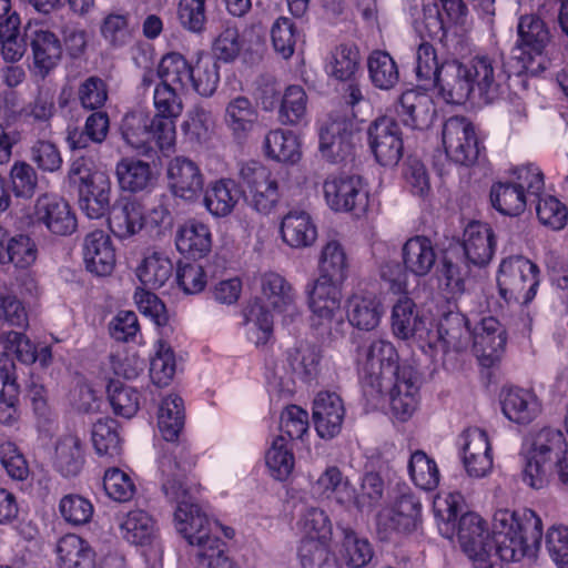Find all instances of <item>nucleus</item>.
Segmentation results:
<instances>
[{"instance_id": "25", "label": "nucleus", "mask_w": 568, "mask_h": 568, "mask_svg": "<svg viewBox=\"0 0 568 568\" xmlns=\"http://www.w3.org/2000/svg\"><path fill=\"white\" fill-rule=\"evenodd\" d=\"M396 113L404 125L413 130H425L432 125L436 109L428 93L407 90L399 98Z\"/></svg>"}, {"instance_id": "22", "label": "nucleus", "mask_w": 568, "mask_h": 568, "mask_svg": "<svg viewBox=\"0 0 568 568\" xmlns=\"http://www.w3.org/2000/svg\"><path fill=\"white\" fill-rule=\"evenodd\" d=\"M85 268L97 276L110 275L115 266V248L109 234L95 230L85 235L82 244Z\"/></svg>"}, {"instance_id": "48", "label": "nucleus", "mask_w": 568, "mask_h": 568, "mask_svg": "<svg viewBox=\"0 0 568 568\" xmlns=\"http://www.w3.org/2000/svg\"><path fill=\"white\" fill-rule=\"evenodd\" d=\"M239 195L240 191L235 182L222 179L207 187L203 202L212 215L226 216L233 211Z\"/></svg>"}, {"instance_id": "21", "label": "nucleus", "mask_w": 568, "mask_h": 568, "mask_svg": "<svg viewBox=\"0 0 568 568\" xmlns=\"http://www.w3.org/2000/svg\"><path fill=\"white\" fill-rule=\"evenodd\" d=\"M473 348L483 366H493L500 359L506 345V331L495 317H485L471 336Z\"/></svg>"}, {"instance_id": "29", "label": "nucleus", "mask_w": 568, "mask_h": 568, "mask_svg": "<svg viewBox=\"0 0 568 568\" xmlns=\"http://www.w3.org/2000/svg\"><path fill=\"white\" fill-rule=\"evenodd\" d=\"M0 423L8 427L18 424L20 415L17 408L19 384L14 361L7 354L0 357Z\"/></svg>"}, {"instance_id": "15", "label": "nucleus", "mask_w": 568, "mask_h": 568, "mask_svg": "<svg viewBox=\"0 0 568 568\" xmlns=\"http://www.w3.org/2000/svg\"><path fill=\"white\" fill-rule=\"evenodd\" d=\"M180 90L159 82L153 90V105L155 114L153 123L161 132L162 144L174 145L175 143V120L183 112V102Z\"/></svg>"}, {"instance_id": "38", "label": "nucleus", "mask_w": 568, "mask_h": 568, "mask_svg": "<svg viewBox=\"0 0 568 568\" xmlns=\"http://www.w3.org/2000/svg\"><path fill=\"white\" fill-rule=\"evenodd\" d=\"M61 568H95V552L88 541L74 534L61 537L55 547Z\"/></svg>"}, {"instance_id": "17", "label": "nucleus", "mask_w": 568, "mask_h": 568, "mask_svg": "<svg viewBox=\"0 0 568 568\" xmlns=\"http://www.w3.org/2000/svg\"><path fill=\"white\" fill-rule=\"evenodd\" d=\"M223 120L232 140L244 145L258 126L260 112L251 99L236 95L226 103Z\"/></svg>"}, {"instance_id": "45", "label": "nucleus", "mask_w": 568, "mask_h": 568, "mask_svg": "<svg viewBox=\"0 0 568 568\" xmlns=\"http://www.w3.org/2000/svg\"><path fill=\"white\" fill-rule=\"evenodd\" d=\"M173 270V263L169 257L154 252L142 260L135 270V275L141 287L159 290L172 277Z\"/></svg>"}, {"instance_id": "51", "label": "nucleus", "mask_w": 568, "mask_h": 568, "mask_svg": "<svg viewBox=\"0 0 568 568\" xmlns=\"http://www.w3.org/2000/svg\"><path fill=\"white\" fill-rule=\"evenodd\" d=\"M368 75L373 85L381 90H392L399 81L397 63L386 51H373L367 59Z\"/></svg>"}, {"instance_id": "52", "label": "nucleus", "mask_w": 568, "mask_h": 568, "mask_svg": "<svg viewBox=\"0 0 568 568\" xmlns=\"http://www.w3.org/2000/svg\"><path fill=\"white\" fill-rule=\"evenodd\" d=\"M20 18L17 13L9 16L4 23H0V57L4 62L19 61L27 49V43L19 36Z\"/></svg>"}, {"instance_id": "55", "label": "nucleus", "mask_w": 568, "mask_h": 568, "mask_svg": "<svg viewBox=\"0 0 568 568\" xmlns=\"http://www.w3.org/2000/svg\"><path fill=\"white\" fill-rule=\"evenodd\" d=\"M408 473L414 484L423 490H434L439 484L437 464L423 450H416L410 455Z\"/></svg>"}, {"instance_id": "16", "label": "nucleus", "mask_w": 568, "mask_h": 568, "mask_svg": "<svg viewBox=\"0 0 568 568\" xmlns=\"http://www.w3.org/2000/svg\"><path fill=\"white\" fill-rule=\"evenodd\" d=\"M34 221L58 236L71 235L77 230V217L69 203L54 194H43L34 205Z\"/></svg>"}, {"instance_id": "7", "label": "nucleus", "mask_w": 568, "mask_h": 568, "mask_svg": "<svg viewBox=\"0 0 568 568\" xmlns=\"http://www.w3.org/2000/svg\"><path fill=\"white\" fill-rule=\"evenodd\" d=\"M358 362L362 365L363 382L373 389L389 388L392 382L403 375L408 364L398 363L395 346L384 339H375L367 346L358 348Z\"/></svg>"}, {"instance_id": "2", "label": "nucleus", "mask_w": 568, "mask_h": 568, "mask_svg": "<svg viewBox=\"0 0 568 568\" xmlns=\"http://www.w3.org/2000/svg\"><path fill=\"white\" fill-rule=\"evenodd\" d=\"M320 276L308 290L310 307L315 316L331 321L341 308V285L347 278L348 261L337 241H329L320 257Z\"/></svg>"}, {"instance_id": "11", "label": "nucleus", "mask_w": 568, "mask_h": 568, "mask_svg": "<svg viewBox=\"0 0 568 568\" xmlns=\"http://www.w3.org/2000/svg\"><path fill=\"white\" fill-rule=\"evenodd\" d=\"M325 200L334 211H365L368 193L363 180L355 174H331L323 184Z\"/></svg>"}, {"instance_id": "24", "label": "nucleus", "mask_w": 568, "mask_h": 568, "mask_svg": "<svg viewBox=\"0 0 568 568\" xmlns=\"http://www.w3.org/2000/svg\"><path fill=\"white\" fill-rule=\"evenodd\" d=\"M418 377L413 367H405L403 375L390 383L389 388L374 389L388 394L393 414L400 420L408 419L417 407Z\"/></svg>"}, {"instance_id": "20", "label": "nucleus", "mask_w": 568, "mask_h": 568, "mask_svg": "<svg viewBox=\"0 0 568 568\" xmlns=\"http://www.w3.org/2000/svg\"><path fill=\"white\" fill-rule=\"evenodd\" d=\"M434 81L439 94L447 103L463 104L474 91L466 64L458 60L442 63Z\"/></svg>"}, {"instance_id": "5", "label": "nucleus", "mask_w": 568, "mask_h": 568, "mask_svg": "<svg viewBox=\"0 0 568 568\" xmlns=\"http://www.w3.org/2000/svg\"><path fill=\"white\" fill-rule=\"evenodd\" d=\"M552 37L546 22L536 13L523 14L517 23L514 59L520 64L518 74L537 75L551 65Z\"/></svg>"}, {"instance_id": "30", "label": "nucleus", "mask_w": 568, "mask_h": 568, "mask_svg": "<svg viewBox=\"0 0 568 568\" xmlns=\"http://www.w3.org/2000/svg\"><path fill=\"white\" fill-rule=\"evenodd\" d=\"M175 245L185 257L197 260L206 256L212 250L210 227L196 220L186 221L176 231Z\"/></svg>"}, {"instance_id": "47", "label": "nucleus", "mask_w": 568, "mask_h": 568, "mask_svg": "<svg viewBox=\"0 0 568 568\" xmlns=\"http://www.w3.org/2000/svg\"><path fill=\"white\" fill-rule=\"evenodd\" d=\"M193 67L178 52H170L162 57L158 67L160 82L179 89L189 90L192 80Z\"/></svg>"}, {"instance_id": "37", "label": "nucleus", "mask_w": 568, "mask_h": 568, "mask_svg": "<svg viewBox=\"0 0 568 568\" xmlns=\"http://www.w3.org/2000/svg\"><path fill=\"white\" fill-rule=\"evenodd\" d=\"M280 231L283 241L294 248L311 246L317 237V230L311 215L301 210H291L286 213Z\"/></svg>"}, {"instance_id": "8", "label": "nucleus", "mask_w": 568, "mask_h": 568, "mask_svg": "<svg viewBox=\"0 0 568 568\" xmlns=\"http://www.w3.org/2000/svg\"><path fill=\"white\" fill-rule=\"evenodd\" d=\"M538 275V266L521 255L504 258L497 277L499 293L506 301L528 304L536 296Z\"/></svg>"}, {"instance_id": "53", "label": "nucleus", "mask_w": 568, "mask_h": 568, "mask_svg": "<svg viewBox=\"0 0 568 568\" xmlns=\"http://www.w3.org/2000/svg\"><path fill=\"white\" fill-rule=\"evenodd\" d=\"M513 519L511 528L517 537L523 540L528 551L538 548L542 538V521L540 517L531 509L510 511Z\"/></svg>"}, {"instance_id": "41", "label": "nucleus", "mask_w": 568, "mask_h": 568, "mask_svg": "<svg viewBox=\"0 0 568 568\" xmlns=\"http://www.w3.org/2000/svg\"><path fill=\"white\" fill-rule=\"evenodd\" d=\"M314 490L322 497L346 507L352 505L355 499V488L336 466L327 467L324 470L316 480Z\"/></svg>"}, {"instance_id": "49", "label": "nucleus", "mask_w": 568, "mask_h": 568, "mask_svg": "<svg viewBox=\"0 0 568 568\" xmlns=\"http://www.w3.org/2000/svg\"><path fill=\"white\" fill-rule=\"evenodd\" d=\"M321 352L316 345L300 343L287 351V363L300 379L305 383L313 381L320 372Z\"/></svg>"}, {"instance_id": "39", "label": "nucleus", "mask_w": 568, "mask_h": 568, "mask_svg": "<svg viewBox=\"0 0 568 568\" xmlns=\"http://www.w3.org/2000/svg\"><path fill=\"white\" fill-rule=\"evenodd\" d=\"M438 338L446 351L463 352L471 343L473 333L467 317L460 312L444 314L437 326Z\"/></svg>"}, {"instance_id": "46", "label": "nucleus", "mask_w": 568, "mask_h": 568, "mask_svg": "<svg viewBox=\"0 0 568 568\" xmlns=\"http://www.w3.org/2000/svg\"><path fill=\"white\" fill-rule=\"evenodd\" d=\"M263 148L266 156L276 162L295 163L301 158L298 139L291 131H270L265 135Z\"/></svg>"}, {"instance_id": "13", "label": "nucleus", "mask_w": 568, "mask_h": 568, "mask_svg": "<svg viewBox=\"0 0 568 568\" xmlns=\"http://www.w3.org/2000/svg\"><path fill=\"white\" fill-rule=\"evenodd\" d=\"M355 122L345 115L332 116L320 130V152L332 163H341L354 154Z\"/></svg>"}, {"instance_id": "42", "label": "nucleus", "mask_w": 568, "mask_h": 568, "mask_svg": "<svg viewBox=\"0 0 568 568\" xmlns=\"http://www.w3.org/2000/svg\"><path fill=\"white\" fill-rule=\"evenodd\" d=\"M108 221L111 231L121 239L136 234L144 225L141 207L130 200L115 203Z\"/></svg>"}, {"instance_id": "50", "label": "nucleus", "mask_w": 568, "mask_h": 568, "mask_svg": "<svg viewBox=\"0 0 568 568\" xmlns=\"http://www.w3.org/2000/svg\"><path fill=\"white\" fill-rule=\"evenodd\" d=\"M489 197L494 209L509 216L519 215L529 202L527 195L514 182L494 183L490 187Z\"/></svg>"}, {"instance_id": "19", "label": "nucleus", "mask_w": 568, "mask_h": 568, "mask_svg": "<svg viewBox=\"0 0 568 568\" xmlns=\"http://www.w3.org/2000/svg\"><path fill=\"white\" fill-rule=\"evenodd\" d=\"M168 180L173 196L183 201L193 202L203 192V175L197 164L187 158L176 156L170 161Z\"/></svg>"}, {"instance_id": "4", "label": "nucleus", "mask_w": 568, "mask_h": 568, "mask_svg": "<svg viewBox=\"0 0 568 568\" xmlns=\"http://www.w3.org/2000/svg\"><path fill=\"white\" fill-rule=\"evenodd\" d=\"M262 302H255L245 311L247 323H253L256 328L255 344L265 345L273 333V315L270 308L277 313L293 315L295 311V293L291 284L280 274L274 272L261 276Z\"/></svg>"}, {"instance_id": "14", "label": "nucleus", "mask_w": 568, "mask_h": 568, "mask_svg": "<svg viewBox=\"0 0 568 568\" xmlns=\"http://www.w3.org/2000/svg\"><path fill=\"white\" fill-rule=\"evenodd\" d=\"M119 131L124 143L142 155H149L154 146L162 152H170L174 146L162 144L161 132L155 128L153 118L144 111L134 110L125 113Z\"/></svg>"}, {"instance_id": "12", "label": "nucleus", "mask_w": 568, "mask_h": 568, "mask_svg": "<svg viewBox=\"0 0 568 568\" xmlns=\"http://www.w3.org/2000/svg\"><path fill=\"white\" fill-rule=\"evenodd\" d=\"M369 148L376 161L393 168L403 158L404 142L398 122L390 116L375 119L367 129Z\"/></svg>"}, {"instance_id": "36", "label": "nucleus", "mask_w": 568, "mask_h": 568, "mask_svg": "<svg viewBox=\"0 0 568 568\" xmlns=\"http://www.w3.org/2000/svg\"><path fill=\"white\" fill-rule=\"evenodd\" d=\"M501 410L509 420L527 425L540 413V403L534 393L511 387L503 394Z\"/></svg>"}, {"instance_id": "63", "label": "nucleus", "mask_w": 568, "mask_h": 568, "mask_svg": "<svg viewBox=\"0 0 568 568\" xmlns=\"http://www.w3.org/2000/svg\"><path fill=\"white\" fill-rule=\"evenodd\" d=\"M178 20L180 26L191 33L205 32L209 22L206 0H179Z\"/></svg>"}, {"instance_id": "18", "label": "nucleus", "mask_w": 568, "mask_h": 568, "mask_svg": "<svg viewBox=\"0 0 568 568\" xmlns=\"http://www.w3.org/2000/svg\"><path fill=\"white\" fill-rule=\"evenodd\" d=\"M463 255L467 264L485 267L490 263L496 250V236L488 223L469 222L462 239Z\"/></svg>"}, {"instance_id": "59", "label": "nucleus", "mask_w": 568, "mask_h": 568, "mask_svg": "<svg viewBox=\"0 0 568 568\" xmlns=\"http://www.w3.org/2000/svg\"><path fill=\"white\" fill-rule=\"evenodd\" d=\"M307 95L300 85H290L281 98L278 121L284 125H295L306 115Z\"/></svg>"}, {"instance_id": "1", "label": "nucleus", "mask_w": 568, "mask_h": 568, "mask_svg": "<svg viewBox=\"0 0 568 568\" xmlns=\"http://www.w3.org/2000/svg\"><path fill=\"white\" fill-rule=\"evenodd\" d=\"M194 459L184 446L171 445L165 449L164 455L159 458V477L161 491L168 501L175 504L174 521L176 530L192 546H197L200 552L215 557L217 550H224V542L217 537L212 536L213 526L219 528V524H213L204 515L200 507L193 501L190 490L186 486V476L194 466Z\"/></svg>"}, {"instance_id": "57", "label": "nucleus", "mask_w": 568, "mask_h": 568, "mask_svg": "<svg viewBox=\"0 0 568 568\" xmlns=\"http://www.w3.org/2000/svg\"><path fill=\"white\" fill-rule=\"evenodd\" d=\"M214 119L212 112L202 106H193L182 124V131L192 143L203 144L207 142L213 133Z\"/></svg>"}, {"instance_id": "33", "label": "nucleus", "mask_w": 568, "mask_h": 568, "mask_svg": "<svg viewBox=\"0 0 568 568\" xmlns=\"http://www.w3.org/2000/svg\"><path fill=\"white\" fill-rule=\"evenodd\" d=\"M383 313V305L374 293L357 291L347 301L348 321L358 329L372 331L377 327Z\"/></svg>"}, {"instance_id": "27", "label": "nucleus", "mask_w": 568, "mask_h": 568, "mask_svg": "<svg viewBox=\"0 0 568 568\" xmlns=\"http://www.w3.org/2000/svg\"><path fill=\"white\" fill-rule=\"evenodd\" d=\"M77 191L79 206L89 219H101L110 212L111 181L105 172H94Z\"/></svg>"}, {"instance_id": "26", "label": "nucleus", "mask_w": 568, "mask_h": 568, "mask_svg": "<svg viewBox=\"0 0 568 568\" xmlns=\"http://www.w3.org/2000/svg\"><path fill=\"white\" fill-rule=\"evenodd\" d=\"M345 409L333 392H320L313 402V422L320 437L331 439L339 434Z\"/></svg>"}, {"instance_id": "43", "label": "nucleus", "mask_w": 568, "mask_h": 568, "mask_svg": "<svg viewBox=\"0 0 568 568\" xmlns=\"http://www.w3.org/2000/svg\"><path fill=\"white\" fill-rule=\"evenodd\" d=\"M115 173L121 189L132 193L149 190L155 180L150 164L141 160L122 159Z\"/></svg>"}, {"instance_id": "9", "label": "nucleus", "mask_w": 568, "mask_h": 568, "mask_svg": "<svg viewBox=\"0 0 568 568\" xmlns=\"http://www.w3.org/2000/svg\"><path fill=\"white\" fill-rule=\"evenodd\" d=\"M473 90H477L485 103L503 98L508 89L509 72L503 55L476 54L465 62Z\"/></svg>"}, {"instance_id": "40", "label": "nucleus", "mask_w": 568, "mask_h": 568, "mask_svg": "<svg viewBox=\"0 0 568 568\" xmlns=\"http://www.w3.org/2000/svg\"><path fill=\"white\" fill-rule=\"evenodd\" d=\"M84 466V450L80 438L65 435L55 446L54 469L65 478L78 476Z\"/></svg>"}, {"instance_id": "31", "label": "nucleus", "mask_w": 568, "mask_h": 568, "mask_svg": "<svg viewBox=\"0 0 568 568\" xmlns=\"http://www.w3.org/2000/svg\"><path fill=\"white\" fill-rule=\"evenodd\" d=\"M32 50L33 64L41 77H45L61 59L62 47L58 37L49 30L26 32Z\"/></svg>"}, {"instance_id": "34", "label": "nucleus", "mask_w": 568, "mask_h": 568, "mask_svg": "<svg viewBox=\"0 0 568 568\" xmlns=\"http://www.w3.org/2000/svg\"><path fill=\"white\" fill-rule=\"evenodd\" d=\"M184 404L180 396L169 395L162 400L159 408L158 426L166 445L162 447L160 458L171 445H180L189 449L185 444L178 442L179 435L184 427ZM187 452L190 453V450Z\"/></svg>"}, {"instance_id": "10", "label": "nucleus", "mask_w": 568, "mask_h": 568, "mask_svg": "<svg viewBox=\"0 0 568 568\" xmlns=\"http://www.w3.org/2000/svg\"><path fill=\"white\" fill-rule=\"evenodd\" d=\"M442 142L446 155L459 165H473L480 154L474 124L465 116H450L444 122Z\"/></svg>"}, {"instance_id": "64", "label": "nucleus", "mask_w": 568, "mask_h": 568, "mask_svg": "<svg viewBox=\"0 0 568 568\" xmlns=\"http://www.w3.org/2000/svg\"><path fill=\"white\" fill-rule=\"evenodd\" d=\"M118 422L112 418L98 420L92 428V443L99 455L115 456L121 452Z\"/></svg>"}, {"instance_id": "58", "label": "nucleus", "mask_w": 568, "mask_h": 568, "mask_svg": "<svg viewBox=\"0 0 568 568\" xmlns=\"http://www.w3.org/2000/svg\"><path fill=\"white\" fill-rule=\"evenodd\" d=\"M422 513V504L413 494L399 496L392 509L390 525L398 531H412L416 528Z\"/></svg>"}, {"instance_id": "23", "label": "nucleus", "mask_w": 568, "mask_h": 568, "mask_svg": "<svg viewBox=\"0 0 568 568\" xmlns=\"http://www.w3.org/2000/svg\"><path fill=\"white\" fill-rule=\"evenodd\" d=\"M390 327L393 334L404 341H423L428 335L426 320L408 296H400L393 305Z\"/></svg>"}, {"instance_id": "61", "label": "nucleus", "mask_w": 568, "mask_h": 568, "mask_svg": "<svg viewBox=\"0 0 568 568\" xmlns=\"http://www.w3.org/2000/svg\"><path fill=\"white\" fill-rule=\"evenodd\" d=\"M77 100L85 111L103 110L109 100L108 83L98 75L85 78L78 85Z\"/></svg>"}, {"instance_id": "56", "label": "nucleus", "mask_w": 568, "mask_h": 568, "mask_svg": "<svg viewBox=\"0 0 568 568\" xmlns=\"http://www.w3.org/2000/svg\"><path fill=\"white\" fill-rule=\"evenodd\" d=\"M192 73L189 89L192 88L202 97L213 95L220 82L219 62L212 57H201L193 65Z\"/></svg>"}, {"instance_id": "44", "label": "nucleus", "mask_w": 568, "mask_h": 568, "mask_svg": "<svg viewBox=\"0 0 568 568\" xmlns=\"http://www.w3.org/2000/svg\"><path fill=\"white\" fill-rule=\"evenodd\" d=\"M361 67V53L356 44L337 45L327 59L325 69L329 77L338 81H351Z\"/></svg>"}, {"instance_id": "3", "label": "nucleus", "mask_w": 568, "mask_h": 568, "mask_svg": "<svg viewBox=\"0 0 568 568\" xmlns=\"http://www.w3.org/2000/svg\"><path fill=\"white\" fill-rule=\"evenodd\" d=\"M463 507V496L458 493L439 497L434 501L435 518L443 537L452 539L457 535L463 551L475 555L491 544V536L481 517L475 513L462 514Z\"/></svg>"}, {"instance_id": "54", "label": "nucleus", "mask_w": 568, "mask_h": 568, "mask_svg": "<svg viewBox=\"0 0 568 568\" xmlns=\"http://www.w3.org/2000/svg\"><path fill=\"white\" fill-rule=\"evenodd\" d=\"M123 538L133 545H146L155 536L153 518L144 510H132L121 524Z\"/></svg>"}, {"instance_id": "35", "label": "nucleus", "mask_w": 568, "mask_h": 568, "mask_svg": "<svg viewBox=\"0 0 568 568\" xmlns=\"http://www.w3.org/2000/svg\"><path fill=\"white\" fill-rule=\"evenodd\" d=\"M402 257L407 272L415 276H425L433 270L437 254L430 239L416 235L403 245Z\"/></svg>"}, {"instance_id": "60", "label": "nucleus", "mask_w": 568, "mask_h": 568, "mask_svg": "<svg viewBox=\"0 0 568 568\" xmlns=\"http://www.w3.org/2000/svg\"><path fill=\"white\" fill-rule=\"evenodd\" d=\"M108 398L115 415L124 418L133 417L140 407L139 392L120 381H110Z\"/></svg>"}, {"instance_id": "6", "label": "nucleus", "mask_w": 568, "mask_h": 568, "mask_svg": "<svg viewBox=\"0 0 568 568\" xmlns=\"http://www.w3.org/2000/svg\"><path fill=\"white\" fill-rule=\"evenodd\" d=\"M568 454V444L560 429L544 427L534 436L526 455L523 481L534 489L547 486L554 467Z\"/></svg>"}, {"instance_id": "32", "label": "nucleus", "mask_w": 568, "mask_h": 568, "mask_svg": "<svg viewBox=\"0 0 568 568\" xmlns=\"http://www.w3.org/2000/svg\"><path fill=\"white\" fill-rule=\"evenodd\" d=\"M342 534L341 548L338 550L342 562L347 568H369L374 565L375 550L369 540L361 537L348 526L338 525Z\"/></svg>"}, {"instance_id": "62", "label": "nucleus", "mask_w": 568, "mask_h": 568, "mask_svg": "<svg viewBox=\"0 0 568 568\" xmlns=\"http://www.w3.org/2000/svg\"><path fill=\"white\" fill-rule=\"evenodd\" d=\"M102 37L113 47H123L131 42L133 28L130 26L128 12L112 11L108 13L100 28Z\"/></svg>"}, {"instance_id": "28", "label": "nucleus", "mask_w": 568, "mask_h": 568, "mask_svg": "<svg viewBox=\"0 0 568 568\" xmlns=\"http://www.w3.org/2000/svg\"><path fill=\"white\" fill-rule=\"evenodd\" d=\"M511 523L509 510H499L494 515L490 542L495 552L507 562L519 561L528 554L523 540L513 530Z\"/></svg>"}]
</instances>
